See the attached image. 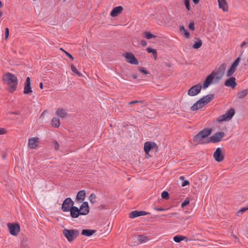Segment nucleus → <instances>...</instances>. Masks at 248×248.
Listing matches in <instances>:
<instances>
[{
    "label": "nucleus",
    "instance_id": "f257e3e1",
    "mask_svg": "<svg viewBox=\"0 0 248 248\" xmlns=\"http://www.w3.org/2000/svg\"><path fill=\"white\" fill-rule=\"evenodd\" d=\"M227 64L225 63L219 65L215 72L211 73L205 79L202 88L205 89L207 88L215 80L216 81H218L222 78L226 70Z\"/></svg>",
    "mask_w": 248,
    "mask_h": 248
},
{
    "label": "nucleus",
    "instance_id": "f03ea898",
    "mask_svg": "<svg viewBox=\"0 0 248 248\" xmlns=\"http://www.w3.org/2000/svg\"><path fill=\"white\" fill-rule=\"evenodd\" d=\"M240 58H237L235 61L233 62L231 66L227 71L226 77H230L229 78L227 79L224 83L226 86L230 87L232 88H234L236 85L235 82V78L233 77H231L236 71V68L238 66L240 62Z\"/></svg>",
    "mask_w": 248,
    "mask_h": 248
},
{
    "label": "nucleus",
    "instance_id": "7ed1b4c3",
    "mask_svg": "<svg viewBox=\"0 0 248 248\" xmlns=\"http://www.w3.org/2000/svg\"><path fill=\"white\" fill-rule=\"evenodd\" d=\"M69 211L72 218H77L79 215H86L89 212L88 203L87 202H84L82 203L79 209L76 206H73Z\"/></svg>",
    "mask_w": 248,
    "mask_h": 248
},
{
    "label": "nucleus",
    "instance_id": "20e7f679",
    "mask_svg": "<svg viewBox=\"0 0 248 248\" xmlns=\"http://www.w3.org/2000/svg\"><path fill=\"white\" fill-rule=\"evenodd\" d=\"M3 79L9 86L10 92H13L16 89L17 79L14 75L9 73H6L3 76Z\"/></svg>",
    "mask_w": 248,
    "mask_h": 248
},
{
    "label": "nucleus",
    "instance_id": "39448f33",
    "mask_svg": "<svg viewBox=\"0 0 248 248\" xmlns=\"http://www.w3.org/2000/svg\"><path fill=\"white\" fill-rule=\"evenodd\" d=\"M213 98L214 95L212 94L203 97L191 107V110L194 111L202 108L205 104L211 101Z\"/></svg>",
    "mask_w": 248,
    "mask_h": 248
},
{
    "label": "nucleus",
    "instance_id": "423d86ee",
    "mask_svg": "<svg viewBox=\"0 0 248 248\" xmlns=\"http://www.w3.org/2000/svg\"><path fill=\"white\" fill-rule=\"evenodd\" d=\"M212 132V129L210 128H205L199 132L193 138V140L195 142L199 143H207L203 140L209 136Z\"/></svg>",
    "mask_w": 248,
    "mask_h": 248
},
{
    "label": "nucleus",
    "instance_id": "0eeeda50",
    "mask_svg": "<svg viewBox=\"0 0 248 248\" xmlns=\"http://www.w3.org/2000/svg\"><path fill=\"white\" fill-rule=\"evenodd\" d=\"M62 234L69 242H71L78 237L79 232L77 229H64Z\"/></svg>",
    "mask_w": 248,
    "mask_h": 248
},
{
    "label": "nucleus",
    "instance_id": "6e6552de",
    "mask_svg": "<svg viewBox=\"0 0 248 248\" xmlns=\"http://www.w3.org/2000/svg\"><path fill=\"white\" fill-rule=\"evenodd\" d=\"M157 149V145L154 142L146 141L144 145V151L146 155L148 157L150 156V152L153 151Z\"/></svg>",
    "mask_w": 248,
    "mask_h": 248
},
{
    "label": "nucleus",
    "instance_id": "1a4fd4ad",
    "mask_svg": "<svg viewBox=\"0 0 248 248\" xmlns=\"http://www.w3.org/2000/svg\"><path fill=\"white\" fill-rule=\"evenodd\" d=\"M74 202L70 198H67L63 202L62 209L63 212H69L74 206Z\"/></svg>",
    "mask_w": 248,
    "mask_h": 248
},
{
    "label": "nucleus",
    "instance_id": "9d476101",
    "mask_svg": "<svg viewBox=\"0 0 248 248\" xmlns=\"http://www.w3.org/2000/svg\"><path fill=\"white\" fill-rule=\"evenodd\" d=\"M7 226L10 234L13 236H16L20 232V226L17 223H8Z\"/></svg>",
    "mask_w": 248,
    "mask_h": 248
},
{
    "label": "nucleus",
    "instance_id": "9b49d317",
    "mask_svg": "<svg viewBox=\"0 0 248 248\" xmlns=\"http://www.w3.org/2000/svg\"><path fill=\"white\" fill-rule=\"evenodd\" d=\"M124 57L126 61L131 64H138L139 63L138 60L132 53H125L124 54Z\"/></svg>",
    "mask_w": 248,
    "mask_h": 248
},
{
    "label": "nucleus",
    "instance_id": "f8f14e48",
    "mask_svg": "<svg viewBox=\"0 0 248 248\" xmlns=\"http://www.w3.org/2000/svg\"><path fill=\"white\" fill-rule=\"evenodd\" d=\"M224 135L225 134L223 132H217L215 133L214 135L211 136L209 138V140L208 141H207V142H209L210 141H212L214 143L219 142L223 138Z\"/></svg>",
    "mask_w": 248,
    "mask_h": 248
},
{
    "label": "nucleus",
    "instance_id": "ddd939ff",
    "mask_svg": "<svg viewBox=\"0 0 248 248\" xmlns=\"http://www.w3.org/2000/svg\"><path fill=\"white\" fill-rule=\"evenodd\" d=\"M234 114V110L232 108L228 110L225 114L221 115L218 119V121H228L231 119Z\"/></svg>",
    "mask_w": 248,
    "mask_h": 248
},
{
    "label": "nucleus",
    "instance_id": "4468645a",
    "mask_svg": "<svg viewBox=\"0 0 248 248\" xmlns=\"http://www.w3.org/2000/svg\"><path fill=\"white\" fill-rule=\"evenodd\" d=\"M202 86L200 84L192 87L188 91V94L190 96H195L201 91Z\"/></svg>",
    "mask_w": 248,
    "mask_h": 248
},
{
    "label": "nucleus",
    "instance_id": "2eb2a0df",
    "mask_svg": "<svg viewBox=\"0 0 248 248\" xmlns=\"http://www.w3.org/2000/svg\"><path fill=\"white\" fill-rule=\"evenodd\" d=\"M213 157L217 162H221L223 160L224 155L222 153L221 149L217 148L213 154Z\"/></svg>",
    "mask_w": 248,
    "mask_h": 248
},
{
    "label": "nucleus",
    "instance_id": "dca6fc26",
    "mask_svg": "<svg viewBox=\"0 0 248 248\" xmlns=\"http://www.w3.org/2000/svg\"><path fill=\"white\" fill-rule=\"evenodd\" d=\"M39 139L37 138H31L29 139L28 146L31 149H34L37 146Z\"/></svg>",
    "mask_w": 248,
    "mask_h": 248
},
{
    "label": "nucleus",
    "instance_id": "f3484780",
    "mask_svg": "<svg viewBox=\"0 0 248 248\" xmlns=\"http://www.w3.org/2000/svg\"><path fill=\"white\" fill-rule=\"evenodd\" d=\"M219 8L221 9L223 12L228 11V6L226 0H217Z\"/></svg>",
    "mask_w": 248,
    "mask_h": 248
},
{
    "label": "nucleus",
    "instance_id": "a211bd4d",
    "mask_svg": "<svg viewBox=\"0 0 248 248\" xmlns=\"http://www.w3.org/2000/svg\"><path fill=\"white\" fill-rule=\"evenodd\" d=\"M123 7L122 6H117L114 8L110 12V16L112 17H116L120 14L123 11Z\"/></svg>",
    "mask_w": 248,
    "mask_h": 248
},
{
    "label": "nucleus",
    "instance_id": "6ab92c4d",
    "mask_svg": "<svg viewBox=\"0 0 248 248\" xmlns=\"http://www.w3.org/2000/svg\"><path fill=\"white\" fill-rule=\"evenodd\" d=\"M85 197V192L84 190H80L79 191L76 197V201L78 202H82Z\"/></svg>",
    "mask_w": 248,
    "mask_h": 248
},
{
    "label": "nucleus",
    "instance_id": "aec40b11",
    "mask_svg": "<svg viewBox=\"0 0 248 248\" xmlns=\"http://www.w3.org/2000/svg\"><path fill=\"white\" fill-rule=\"evenodd\" d=\"M96 231L93 230L84 229L82 230L81 234L86 236H91Z\"/></svg>",
    "mask_w": 248,
    "mask_h": 248
},
{
    "label": "nucleus",
    "instance_id": "412c9836",
    "mask_svg": "<svg viewBox=\"0 0 248 248\" xmlns=\"http://www.w3.org/2000/svg\"><path fill=\"white\" fill-rule=\"evenodd\" d=\"M56 114L61 118H64L66 116L67 113L62 108H58L56 111Z\"/></svg>",
    "mask_w": 248,
    "mask_h": 248
},
{
    "label": "nucleus",
    "instance_id": "4be33fe9",
    "mask_svg": "<svg viewBox=\"0 0 248 248\" xmlns=\"http://www.w3.org/2000/svg\"><path fill=\"white\" fill-rule=\"evenodd\" d=\"M248 94V89L243 90L237 93L238 98H243Z\"/></svg>",
    "mask_w": 248,
    "mask_h": 248
},
{
    "label": "nucleus",
    "instance_id": "5701e85b",
    "mask_svg": "<svg viewBox=\"0 0 248 248\" xmlns=\"http://www.w3.org/2000/svg\"><path fill=\"white\" fill-rule=\"evenodd\" d=\"M52 125L55 127H58L60 126V119L58 117H53L51 122Z\"/></svg>",
    "mask_w": 248,
    "mask_h": 248
},
{
    "label": "nucleus",
    "instance_id": "b1692460",
    "mask_svg": "<svg viewBox=\"0 0 248 248\" xmlns=\"http://www.w3.org/2000/svg\"><path fill=\"white\" fill-rule=\"evenodd\" d=\"M179 30L180 31L184 33L186 38H189V32L185 29L184 26H180Z\"/></svg>",
    "mask_w": 248,
    "mask_h": 248
},
{
    "label": "nucleus",
    "instance_id": "393cba45",
    "mask_svg": "<svg viewBox=\"0 0 248 248\" xmlns=\"http://www.w3.org/2000/svg\"><path fill=\"white\" fill-rule=\"evenodd\" d=\"M146 51L148 53H152L154 55L155 60H156L157 52L156 49L148 47L146 48Z\"/></svg>",
    "mask_w": 248,
    "mask_h": 248
},
{
    "label": "nucleus",
    "instance_id": "a878e982",
    "mask_svg": "<svg viewBox=\"0 0 248 248\" xmlns=\"http://www.w3.org/2000/svg\"><path fill=\"white\" fill-rule=\"evenodd\" d=\"M140 217V211H134L129 214V217L131 218H134L136 217Z\"/></svg>",
    "mask_w": 248,
    "mask_h": 248
},
{
    "label": "nucleus",
    "instance_id": "bb28decb",
    "mask_svg": "<svg viewBox=\"0 0 248 248\" xmlns=\"http://www.w3.org/2000/svg\"><path fill=\"white\" fill-rule=\"evenodd\" d=\"M186 237L181 235H176L173 237V240L177 243L180 242L181 241L184 240Z\"/></svg>",
    "mask_w": 248,
    "mask_h": 248
},
{
    "label": "nucleus",
    "instance_id": "cd10ccee",
    "mask_svg": "<svg viewBox=\"0 0 248 248\" xmlns=\"http://www.w3.org/2000/svg\"><path fill=\"white\" fill-rule=\"evenodd\" d=\"M143 36L145 38L147 39H150L153 38H155L156 36L150 33V32H143Z\"/></svg>",
    "mask_w": 248,
    "mask_h": 248
},
{
    "label": "nucleus",
    "instance_id": "c85d7f7f",
    "mask_svg": "<svg viewBox=\"0 0 248 248\" xmlns=\"http://www.w3.org/2000/svg\"><path fill=\"white\" fill-rule=\"evenodd\" d=\"M150 239L149 236L145 235H140V243H146Z\"/></svg>",
    "mask_w": 248,
    "mask_h": 248
},
{
    "label": "nucleus",
    "instance_id": "c756f323",
    "mask_svg": "<svg viewBox=\"0 0 248 248\" xmlns=\"http://www.w3.org/2000/svg\"><path fill=\"white\" fill-rule=\"evenodd\" d=\"M32 92L31 88V85H25L24 88V93L25 94H28Z\"/></svg>",
    "mask_w": 248,
    "mask_h": 248
},
{
    "label": "nucleus",
    "instance_id": "7c9ffc66",
    "mask_svg": "<svg viewBox=\"0 0 248 248\" xmlns=\"http://www.w3.org/2000/svg\"><path fill=\"white\" fill-rule=\"evenodd\" d=\"M202 45V42L201 40H198L197 42H196L193 45V47L195 49H198L201 47Z\"/></svg>",
    "mask_w": 248,
    "mask_h": 248
},
{
    "label": "nucleus",
    "instance_id": "2f4dec72",
    "mask_svg": "<svg viewBox=\"0 0 248 248\" xmlns=\"http://www.w3.org/2000/svg\"><path fill=\"white\" fill-rule=\"evenodd\" d=\"M95 195L93 193L91 194L89 197V201L92 203H94L95 202Z\"/></svg>",
    "mask_w": 248,
    "mask_h": 248
},
{
    "label": "nucleus",
    "instance_id": "473e14b6",
    "mask_svg": "<svg viewBox=\"0 0 248 248\" xmlns=\"http://www.w3.org/2000/svg\"><path fill=\"white\" fill-rule=\"evenodd\" d=\"M71 71L78 75H79L80 73L73 64L71 65Z\"/></svg>",
    "mask_w": 248,
    "mask_h": 248
},
{
    "label": "nucleus",
    "instance_id": "72a5a7b5",
    "mask_svg": "<svg viewBox=\"0 0 248 248\" xmlns=\"http://www.w3.org/2000/svg\"><path fill=\"white\" fill-rule=\"evenodd\" d=\"M52 145L55 150H58L59 148V144L56 140H53L52 141Z\"/></svg>",
    "mask_w": 248,
    "mask_h": 248
},
{
    "label": "nucleus",
    "instance_id": "f704fd0d",
    "mask_svg": "<svg viewBox=\"0 0 248 248\" xmlns=\"http://www.w3.org/2000/svg\"><path fill=\"white\" fill-rule=\"evenodd\" d=\"M184 3H185V5L186 7V8L187 9V10L189 11L190 10L189 0H185Z\"/></svg>",
    "mask_w": 248,
    "mask_h": 248
},
{
    "label": "nucleus",
    "instance_id": "c9c22d12",
    "mask_svg": "<svg viewBox=\"0 0 248 248\" xmlns=\"http://www.w3.org/2000/svg\"><path fill=\"white\" fill-rule=\"evenodd\" d=\"M189 203V200L188 199H186L181 204V207L184 208Z\"/></svg>",
    "mask_w": 248,
    "mask_h": 248
},
{
    "label": "nucleus",
    "instance_id": "e433bc0d",
    "mask_svg": "<svg viewBox=\"0 0 248 248\" xmlns=\"http://www.w3.org/2000/svg\"><path fill=\"white\" fill-rule=\"evenodd\" d=\"M161 197L163 199H168L169 197L168 192L165 191L162 192L161 193Z\"/></svg>",
    "mask_w": 248,
    "mask_h": 248
},
{
    "label": "nucleus",
    "instance_id": "4c0bfd02",
    "mask_svg": "<svg viewBox=\"0 0 248 248\" xmlns=\"http://www.w3.org/2000/svg\"><path fill=\"white\" fill-rule=\"evenodd\" d=\"M140 73L144 74V75H148L149 74V72L145 70L144 68L140 67Z\"/></svg>",
    "mask_w": 248,
    "mask_h": 248
},
{
    "label": "nucleus",
    "instance_id": "58836bf2",
    "mask_svg": "<svg viewBox=\"0 0 248 248\" xmlns=\"http://www.w3.org/2000/svg\"><path fill=\"white\" fill-rule=\"evenodd\" d=\"M9 29L8 28H6L5 29V39H7L9 36Z\"/></svg>",
    "mask_w": 248,
    "mask_h": 248
},
{
    "label": "nucleus",
    "instance_id": "ea45409f",
    "mask_svg": "<svg viewBox=\"0 0 248 248\" xmlns=\"http://www.w3.org/2000/svg\"><path fill=\"white\" fill-rule=\"evenodd\" d=\"M188 28L190 30L194 31L195 29L194 22H190L189 24Z\"/></svg>",
    "mask_w": 248,
    "mask_h": 248
},
{
    "label": "nucleus",
    "instance_id": "a19ab883",
    "mask_svg": "<svg viewBox=\"0 0 248 248\" xmlns=\"http://www.w3.org/2000/svg\"><path fill=\"white\" fill-rule=\"evenodd\" d=\"M25 85H31V79L29 77L27 78Z\"/></svg>",
    "mask_w": 248,
    "mask_h": 248
},
{
    "label": "nucleus",
    "instance_id": "79ce46f5",
    "mask_svg": "<svg viewBox=\"0 0 248 248\" xmlns=\"http://www.w3.org/2000/svg\"><path fill=\"white\" fill-rule=\"evenodd\" d=\"M189 184V182L187 180H185L182 183L181 186H182L184 187L187 185H188Z\"/></svg>",
    "mask_w": 248,
    "mask_h": 248
},
{
    "label": "nucleus",
    "instance_id": "37998d69",
    "mask_svg": "<svg viewBox=\"0 0 248 248\" xmlns=\"http://www.w3.org/2000/svg\"><path fill=\"white\" fill-rule=\"evenodd\" d=\"M64 52L67 57H68L69 58L71 59L72 60L74 59L73 57L72 56V55H71L70 53H69L67 51H64Z\"/></svg>",
    "mask_w": 248,
    "mask_h": 248
},
{
    "label": "nucleus",
    "instance_id": "c03bdc74",
    "mask_svg": "<svg viewBox=\"0 0 248 248\" xmlns=\"http://www.w3.org/2000/svg\"><path fill=\"white\" fill-rule=\"evenodd\" d=\"M140 45H141L143 46H145L147 45V43L144 40H142L140 41Z\"/></svg>",
    "mask_w": 248,
    "mask_h": 248
},
{
    "label": "nucleus",
    "instance_id": "a18cd8bd",
    "mask_svg": "<svg viewBox=\"0 0 248 248\" xmlns=\"http://www.w3.org/2000/svg\"><path fill=\"white\" fill-rule=\"evenodd\" d=\"M5 131V129L4 128H0V135L4 133Z\"/></svg>",
    "mask_w": 248,
    "mask_h": 248
},
{
    "label": "nucleus",
    "instance_id": "49530a36",
    "mask_svg": "<svg viewBox=\"0 0 248 248\" xmlns=\"http://www.w3.org/2000/svg\"><path fill=\"white\" fill-rule=\"evenodd\" d=\"M149 213H146L144 211H140V216H144V215H147V214H148Z\"/></svg>",
    "mask_w": 248,
    "mask_h": 248
},
{
    "label": "nucleus",
    "instance_id": "de8ad7c7",
    "mask_svg": "<svg viewBox=\"0 0 248 248\" xmlns=\"http://www.w3.org/2000/svg\"><path fill=\"white\" fill-rule=\"evenodd\" d=\"M138 102H139V101L136 100V101H133L129 102L128 103V104L131 105V104H134V103H138Z\"/></svg>",
    "mask_w": 248,
    "mask_h": 248
},
{
    "label": "nucleus",
    "instance_id": "09e8293b",
    "mask_svg": "<svg viewBox=\"0 0 248 248\" xmlns=\"http://www.w3.org/2000/svg\"><path fill=\"white\" fill-rule=\"evenodd\" d=\"M247 43L245 41H244L241 44V47H243Z\"/></svg>",
    "mask_w": 248,
    "mask_h": 248
},
{
    "label": "nucleus",
    "instance_id": "8fccbe9b",
    "mask_svg": "<svg viewBox=\"0 0 248 248\" xmlns=\"http://www.w3.org/2000/svg\"><path fill=\"white\" fill-rule=\"evenodd\" d=\"M247 209H248V208H244L241 209L239 210V211L241 212H243L246 211Z\"/></svg>",
    "mask_w": 248,
    "mask_h": 248
},
{
    "label": "nucleus",
    "instance_id": "3c124183",
    "mask_svg": "<svg viewBox=\"0 0 248 248\" xmlns=\"http://www.w3.org/2000/svg\"><path fill=\"white\" fill-rule=\"evenodd\" d=\"M39 87L40 88V89H42L43 88V83L42 82H41L39 84Z\"/></svg>",
    "mask_w": 248,
    "mask_h": 248
},
{
    "label": "nucleus",
    "instance_id": "603ef678",
    "mask_svg": "<svg viewBox=\"0 0 248 248\" xmlns=\"http://www.w3.org/2000/svg\"><path fill=\"white\" fill-rule=\"evenodd\" d=\"M192 1L194 3L197 4L199 2V0H192Z\"/></svg>",
    "mask_w": 248,
    "mask_h": 248
},
{
    "label": "nucleus",
    "instance_id": "864d4df0",
    "mask_svg": "<svg viewBox=\"0 0 248 248\" xmlns=\"http://www.w3.org/2000/svg\"><path fill=\"white\" fill-rule=\"evenodd\" d=\"M132 77L133 78L135 79L137 78V75H132Z\"/></svg>",
    "mask_w": 248,
    "mask_h": 248
},
{
    "label": "nucleus",
    "instance_id": "5fc2aeb1",
    "mask_svg": "<svg viewBox=\"0 0 248 248\" xmlns=\"http://www.w3.org/2000/svg\"><path fill=\"white\" fill-rule=\"evenodd\" d=\"M164 210V209L161 208H157L156 209V210L158 211H163Z\"/></svg>",
    "mask_w": 248,
    "mask_h": 248
},
{
    "label": "nucleus",
    "instance_id": "6e6d98bb",
    "mask_svg": "<svg viewBox=\"0 0 248 248\" xmlns=\"http://www.w3.org/2000/svg\"><path fill=\"white\" fill-rule=\"evenodd\" d=\"M2 16V12H0V17Z\"/></svg>",
    "mask_w": 248,
    "mask_h": 248
},
{
    "label": "nucleus",
    "instance_id": "4d7b16f0",
    "mask_svg": "<svg viewBox=\"0 0 248 248\" xmlns=\"http://www.w3.org/2000/svg\"><path fill=\"white\" fill-rule=\"evenodd\" d=\"M180 179H181V180H184V176H181L180 177Z\"/></svg>",
    "mask_w": 248,
    "mask_h": 248
},
{
    "label": "nucleus",
    "instance_id": "13d9d810",
    "mask_svg": "<svg viewBox=\"0 0 248 248\" xmlns=\"http://www.w3.org/2000/svg\"><path fill=\"white\" fill-rule=\"evenodd\" d=\"M2 6V3L1 2V1H0V8Z\"/></svg>",
    "mask_w": 248,
    "mask_h": 248
},
{
    "label": "nucleus",
    "instance_id": "bf43d9fd",
    "mask_svg": "<svg viewBox=\"0 0 248 248\" xmlns=\"http://www.w3.org/2000/svg\"><path fill=\"white\" fill-rule=\"evenodd\" d=\"M175 213L172 214V215H175Z\"/></svg>",
    "mask_w": 248,
    "mask_h": 248
}]
</instances>
